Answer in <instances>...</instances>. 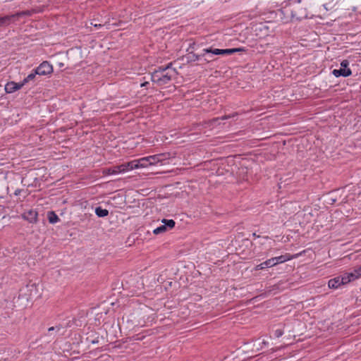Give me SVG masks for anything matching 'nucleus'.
<instances>
[{
	"label": "nucleus",
	"instance_id": "f257e3e1",
	"mask_svg": "<svg viewBox=\"0 0 361 361\" xmlns=\"http://www.w3.org/2000/svg\"><path fill=\"white\" fill-rule=\"evenodd\" d=\"M171 63L165 67H159L155 70L151 75V80L158 85L168 84L176 75L177 72L175 68H171Z\"/></svg>",
	"mask_w": 361,
	"mask_h": 361
},
{
	"label": "nucleus",
	"instance_id": "f03ea898",
	"mask_svg": "<svg viewBox=\"0 0 361 361\" xmlns=\"http://www.w3.org/2000/svg\"><path fill=\"white\" fill-rule=\"evenodd\" d=\"M290 17V20H301L307 18V9L300 4H295L289 8H285L282 11Z\"/></svg>",
	"mask_w": 361,
	"mask_h": 361
},
{
	"label": "nucleus",
	"instance_id": "7ed1b4c3",
	"mask_svg": "<svg viewBox=\"0 0 361 361\" xmlns=\"http://www.w3.org/2000/svg\"><path fill=\"white\" fill-rule=\"evenodd\" d=\"M204 53H209L214 55H231L237 52H245L246 49L245 47L233 48V49H213L212 47L204 49Z\"/></svg>",
	"mask_w": 361,
	"mask_h": 361
},
{
	"label": "nucleus",
	"instance_id": "20e7f679",
	"mask_svg": "<svg viewBox=\"0 0 361 361\" xmlns=\"http://www.w3.org/2000/svg\"><path fill=\"white\" fill-rule=\"evenodd\" d=\"M349 61L348 60H343L341 63L340 69H334L332 73L336 78L343 76L348 77L352 75L351 70L348 68Z\"/></svg>",
	"mask_w": 361,
	"mask_h": 361
},
{
	"label": "nucleus",
	"instance_id": "39448f33",
	"mask_svg": "<svg viewBox=\"0 0 361 361\" xmlns=\"http://www.w3.org/2000/svg\"><path fill=\"white\" fill-rule=\"evenodd\" d=\"M38 75H47L53 72V66L47 61H43L35 69Z\"/></svg>",
	"mask_w": 361,
	"mask_h": 361
},
{
	"label": "nucleus",
	"instance_id": "423d86ee",
	"mask_svg": "<svg viewBox=\"0 0 361 361\" xmlns=\"http://www.w3.org/2000/svg\"><path fill=\"white\" fill-rule=\"evenodd\" d=\"M24 220L27 221L30 224H36L38 221V213L35 209H28L21 214Z\"/></svg>",
	"mask_w": 361,
	"mask_h": 361
},
{
	"label": "nucleus",
	"instance_id": "0eeeda50",
	"mask_svg": "<svg viewBox=\"0 0 361 361\" xmlns=\"http://www.w3.org/2000/svg\"><path fill=\"white\" fill-rule=\"evenodd\" d=\"M18 22L15 13L0 16V28L6 27Z\"/></svg>",
	"mask_w": 361,
	"mask_h": 361
},
{
	"label": "nucleus",
	"instance_id": "6e6552de",
	"mask_svg": "<svg viewBox=\"0 0 361 361\" xmlns=\"http://www.w3.org/2000/svg\"><path fill=\"white\" fill-rule=\"evenodd\" d=\"M150 165L147 157L142 158L139 160H134L128 163V166H130V169H135L139 168H145Z\"/></svg>",
	"mask_w": 361,
	"mask_h": 361
},
{
	"label": "nucleus",
	"instance_id": "1a4fd4ad",
	"mask_svg": "<svg viewBox=\"0 0 361 361\" xmlns=\"http://www.w3.org/2000/svg\"><path fill=\"white\" fill-rule=\"evenodd\" d=\"M147 159L149 161L150 165L155 164L157 163L161 162L162 160L166 159V154H159L153 156L147 157Z\"/></svg>",
	"mask_w": 361,
	"mask_h": 361
},
{
	"label": "nucleus",
	"instance_id": "9d476101",
	"mask_svg": "<svg viewBox=\"0 0 361 361\" xmlns=\"http://www.w3.org/2000/svg\"><path fill=\"white\" fill-rule=\"evenodd\" d=\"M293 257L290 256V254H286L283 255L279 257H272L271 259H274V266L281 263L286 262L290 259H291Z\"/></svg>",
	"mask_w": 361,
	"mask_h": 361
},
{
	"label": "nucleus",
	"instance_id": "9b49d317",
	"mask_svg": "<svg viewBox=\"0 0 361 361\" xmlns=\"http://www.w3.org/2000/svg\"><path fill=\"white\" fill-rule=\"evenodd\" d=\"M274 266V259H272L271 258V259H269L266 260L265 262L257 265L255 268V270L258 271V270L263 269L266 267H272Z\"/></svg>",
	"mask_w": 361,
	"mask_h": 361
},
{
	"label": "nucleus",
	"instance_id": "f8f14e48",
	"mask_svg": "<svg viewBox=\"0 0 361 361\" xmlns=\"http://www.w3.org/2000/svg\"><path fill=\"white\" fill-rule=\"evenodd\" d=\"M342 285H345L352 281H354L353 274L351 273H345L342 276H339Z\"/></svg>",
	"mask_w": 361,
	"mask_h": 361
},
{
	"label": "nucleus",
	"instance_id": "ddd939ff",
	"mask_svg": "<svg viewBox=\"0 0 361 361\" xmlns=\"http://www.w3.org/2000/svg\"><path fill=\"white\" fill-rule=\"evenodd\" d=\"M34 13H37V11L35 9H32V10H26V11H20V12H16V13H15V15L17 18V20L18 21L20 18L24 17V16H30Z\"/></svg>",
	"mask_w": 361,
	"mask_h": 361
},
{
	"label": "nucleus",
	"instance_id": "4468645a",
	"mask_svg": "<svg viewBox=\"0 0 361 361\" xmlns=\"http://www.w3.org/2000/svg\"><path fill=\"white\" fill-rule=\"evenodd\" d=\"M339 276L330 279L328 282V286L330 288L336 289L341 286Z\"/></svg>",
	"mask_w": 361,
	"mask_h": 361
},
{
	"label": "nucleus",
	"instance_id": "2eb2a0df",
	"mask_svg": "<svg viewBox=\"0 0 361 361\" xmlns=\"http://www.w3.org/2000/svg\"><path fill=\"white\" fill-rule=\"evenodd\" d=\"M47 219L49 222L51 224H54L60 221V219L54 211H49L47 212Z\"/></svg>",
	"mask_w": 361,
	"mask_h": 361
},
{
	"label": "nucleus",
	"instance_id": "dca6fc26",
	"mask_svg": "<svg viewBox=\"0 0 361 361\" xmlns=\"http://www.w3.org/2000/svg\"><path fill=\"white\" fill-rule=\"evenodd\" d=\"M5 91L6 93H13L16 92V82H8L5 85Z\"/></svg>",
	"mask_w": 361,
	"mask_h": 361
},
{
	"label": "nucleus",
	"instance_id": "f3484780",
	"mask_svg": "<svg viewBox=\"0 0 361 361\" xmlns=\"http://www.w3.org/2000/svg\"><path fill=\"white\" fill-rule=\"evenodd\" d=\"M95 214L99 217H105L108 216L109 211L106 209H103L101 207H98L95 209Z\"/></svg>",
	"mask_w": 361,
	"mask_h": 361
},
{
	"label": "nucleus",
	"instance_id": "a211bd4d",
	"mask_svg": "<svg viewBox=\"0 0 361 361\" xmlns=\"http://www.w3.org/2000/svg\"><path fill=\"white\" fill-rule=\"evenodd\" d=\"M206 54L207 53H204V51H203V53L201 54H196L191 52L189 54V55H190L189 58H190V61H196L200 60L202 57H204L205 56Z\"/></svg>",
	"mask_w": 361,
	"mask_h": 361
},
{
	"label": "nucleus",
	"instance_id": "6ab92c4d",
	"mask_svg": "<svg viewBox=\"0 0 361 361\" xmlns=\"http://www.w3.org/2000/svg\"><path fill=\"white\" fill-rule=\"evenodd\" d=\"M162 222L164 224V226H166V229L167 228H173L175 226V221L173 219H165L162 220Z\"/></svg>",
	"mask_w": 361,
	"mask_h": 361
},
{
	"label": "nucleus",
	"instance_id": "aec40b11",
	"mask_svg": "<svg viewBox=\"0 0 361 361\" xmlns=\"http://www.w3.org/2000/svg\"><path fill=\"white\" fill-rule=\"evenodd\" d=\"M37 75H38L35 73V70L34 69L31 73L23 79L24 83L27 84V82L34 80Z\"/></svg>",
	"mask_w": 361,
	"mask_h": 361
},
{
	"label": "nucleus",
	"instance_id": "412c9836",
	"mask_svg": "<svg viewBox=\"0 0 361 361\" xmlns=\"http://www.w3.org/2000/svg\"><path fill=\"white\" fill-rule=\"evenodd\" d=\"M103 173L105 175H114L119 173V169L116 170L115 167L104 169L103 171Z\"/></svg>",
	"mask_w": 361,
	"mask_h": 361
},
{
	"label": "nucleus",
	"instance_id": "4be33fe9",
	"mask_svg": "<svg viewBox=\"0 0 361 361\" xmlns=\"http://www.w3.org/2000/svg\"><path fill=\"white\" fill-rule=\"evenodd\" d=\"M353 274L354 280L358 279L361 276V265L357 267H355L353 272H350Z\"/></svg>",
	"mask_w": 361,
	"mask_h": 361
},
{
	"label": "nucleus",
	"instance_id": "5701e85b",
	"mask_svg": "<svg viewBox=\"0 0 361 361\" xmlns=\"http://www.w3.org/2000/svg\"><path fill=\"white\" fill-rule=\"evenodd\" d=\"M231 117H233V115H227V116H224L221 118H214L213 119H212L211 121H209V123L212 124V125H214L215 124L219 119H221V120H225V119H228V118H230Z\"/></svg>",
	"mask_w": 361,
	"mask_h": 361
},
{
	"label": "nucleus",
	"instance_id": "b1692460",
	"mask_svg": "<svg viewBox=\"0 0 361 361\" xmlns=\"http://www.w3.org/2000/svg\"><path fill=\"white\" fill-rule=\"evenodd\" d=\"M114 167H115L116 171L119 169V173L130 170V166H128V164L126 165V164H122V165H120V166H116Z\"/></svg>",
	"mask_w": 361,
	"mask_h": 361
},
{
	"label": "nucleus",
	"instance_id": "393cba45",
	"mask_svg": "<svg viewBox=\"0 0 361 361\" xmlns=\"http://www.w3.org/2000/svg\"><path fill=\"white\" fill-rule=\"evenodd\" d=\"M166 231V226L161 225V226L157 227L153 231V233L155 235H158Z\"/></svg>",
	"mask_w": 361,
	"mask_h": 361
},
{
	"label": "nucleus",
	"instance_id": "a878e982",
	"mask_svg": "<svg viewBox=\"0 0 361 361\" xmlns=\"http://www.w3.org/2000/svg\"><path fill=\"white\" fill-rule=\"evenodd\" d=\"M62 329H63V326L61 325H57L56 326H51V327L49 328L48 331L49 332H51V331L59 332Z\"/></svg>",
	"mask_w": 361,
	"mask_h": 361
},
{
	"label": "nucleus",
	"instance_id": "bb28decb",
	"mask_svg": "<svg viewBox=\"0 0 361 361\" xmlns=\"http://www.w3.org/2000/svg\"><path fill=\"white\" fill-rule=\"evenodd\" d=\"M283 334V331L282 329H276L274 331V336L276 338L281 337Z\"/></svg>",
	"mask_w": 361,
	"mask_h": 361
},
{
	"label": "nucleus",
	"instance_id": "cd10ccee",
	"mask_svg": "<svg viewBox=\"0 0 361 361\" xmlns=\"http://www.w3.org/2000/svg\"><path fill=\"white\" fill-rule=\"evenodd\" d=\"M25 85V83H24V80L21 81L20 82H16V90L17 91L20 90Z\"/></svg>",
	"mask_w": 361,
	"mask_h": 361
},
{
	"label": "nucleus",
	"instance_id": "c85d7f7f",
	"mask_svg": "<svg viewBox=\"0 0 361 361\" xmlns=\"http://www.w3.org/2000/svg\"><path fill=\"white\" fill-rule=\"evenodd\" d=\"M91 25H93L94 27H101L103 26V25L102 24H97V23H91Z\"/></svg>",
	"mask_w": 361,
	"mask_h": 361
},
{
	"label": "nucleus",
	"instance_id": "c756f323",
	"mask_svg": "<svg viewBox=\"0 0 361 361\" xmlns=\"http://www.w3.org/2000/svg\"><path fill=\"white\" fill-rule=\"evenodd\" d=\"M90 343H92V344H95V343H99V339H98V337L96 338L94 340H91L90 341Z\"/></svg>",
	"mask_w": 361,
	"mask_h": 361
},
{
	"label": "nucleus",
	"instance_id": "7c9ffc66",
	"mask_svg": "<svg viewBox=\"0 0 361 361\" xmlns=\"http://www.w3.org/2000/svg\"><path fill=\"white\" fill-rule=\"evenodd\" d=\"M149 85V82L146 81L140 84V87H147Z\"/></svg>",
	"mask_w": 361,
	"mask_h": 361
},
{
	"label": "nucleus",
	"instance_id": "2f4dec72",
	"mask_svg": "<svg viewBox=\"0 0 361 361\" xmlns=\"http://www.w3.org/2000/svg\"><path fill=\"white\" fill-rule=\"evenodd\" d=\"M213 59H212V56H209V58H205L204 59V61L207 62V63H209L210 61H212Z\"/></svg>",
	"mask_w": 361,
	"mask_h": 361
},
{
	"label": "nucleus",
	"instance_id": "473e14b6",
	"mask_svg": "<svg viewBox=\"0 0 361 361\" xmlns=\"http://www.w3.org/2000/svg\"><path fill=\"white\" fill-rule=\"evenodd\" d=\"M21 191H22L21 190H20V189H17V190H16V191H15V192H14V195L17 196V195H20V193L21 192Z\"/></svg>",
	"mask_w": 361,
	"mask_h": 361
},
{
	"label": "nucleus",
	"instance_id": "72a5a7b5",
	"mask_svg": "<svg viewBox=\"0 0 361 361\" xmlns=\"http://www.w3.org/2000/svg\"><path fill=\"white\" fill-rule=\"evenodd\" d=\"M252 235H253V236H254V237H257V238H259V235H257V234H256V233H254Z\"/></svg>",
	"mask_w": 361,
	"mask_h": 361
},
{
	"label": "nucleus",
	"instance_id": "f704fd0d",
	"mask_svg": "<svg viewBox=\"0 0 361 361\" xmlns=\"http://www.w3.org/2000/svg\"><path fill=\"white\" fill-rule=\"evenodd\" d=\"M360 291H361V288H360Z\"/></svg>",
	"mask_w": 361,
	"mask_h": 361
}]
</instances>
